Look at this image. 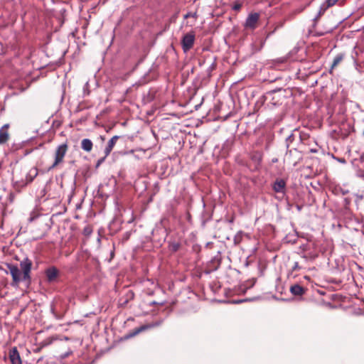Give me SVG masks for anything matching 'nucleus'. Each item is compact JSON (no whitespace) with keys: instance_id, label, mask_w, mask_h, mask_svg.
I'll list each match as a JSON object with an SVG mask.
<instances>
[{"instance_id":"1","label":"nucleus","mask_w":364,"mask_h":364,"mask_svg":"<svg viewBox=\"0 0 364 364\" xmlns=\"http://www.w3.org/2000/svg\"><path fill=\"white\" fill-rule=\"evenodd\" d=\"M32 262L26 258L20 262V268L16 265L8 264L7 268L12 277L11 286L18 287L21 282H25L27 285L31 284V272L32 268Z\"/></svg>"},{"instance_id":"2","label":"nucleus","mask_w":364,"mask_h":364,"mask_svg":"<svg viewBox=\"0 0 364 364\" xmlns=\"http://www.w3.org/2000/svg\"><path fill=\"white\" fill-rule=\"evenodd\" d=\"M67 151L68 145L66 144H63L58 146L55 153V161L49 169L54 168L59 164L63 162Z\"/></svg>"},{"instance_id":"3","label":"nucleus","mask_w":364,"mask_h":364,"mask_svg":"<svg viewBox=\"0 0 364 364\" xmlns=\"http://www.w3.org/2000/svg\"><path fill=\"white\" fill-rule=\"evenodd\" d=\"M195 41V35L193 33L185 34L182 38L181 45L184 52L188 51L193 46Z\"/></svg>"},{"instance_id":"4","label":"nucleus","mask_w":364,"mask_h":364,"mask_svg":"<svg viewBox=\"0 0 364 364\" xmlns=\"http://www.w3.org/2000/svg\"><path fill=\"white\" fill-rule=\"evenodd\" d=\"M259 20V14L258 13H251L245 21V27L247 29L254 30L257 27Z\"/></svg>"},{"instance_id":"5","label":"nucleus","mask_w":364,"mask_h":364,"mask_svg":"<svg viewBox=\"0 0 364 364\" xmlns=\"http://www.w3.org/2000/svg\"><path fill=\"white\" fill-rule=\"evenodd\" d=\"M345 3V0H326V1L321 5L319 13L323 14L325 11L338 4L339 5H343Z\"/></svg>"},{"instance_id":"6","label":"nucleus","mask_w":364,"mask_h":364,"mask_svg":"<svg viewBox=\"0 0 364 364\" xmlns=\"http://www.w3.org/2000/svg\"><path fill=\"white\" fill-rule=\"evenodd\" d=\"M9 359L11 364H21V357L16 348H13L10 350Z\"/></svg>"},{"instance_id":"7","label":"nucleus","mask_w":364,"mask_h":364,"mask_svg":"<svg viewBox=\"0 0 364 364\" xmlns=\"http://www.w3.org/2000/svg\"><path fill=\"white\" fill-rule=\"evenodd\" d=\"M8 127L9 125L5 124L0 129V144L6 143L9 139V134L7 131Z\"/></svg>"},{"instance_id":"8","label":"nucleus","mask_w":364,"mask_h":364,"mask_svg":"<svg viewBox=\"0 0 364 364\" xmlns=\"http://www.w3.org/2000/svg\"><path fill=\"white\" fill-rule=\"evenodd\" d=\"M119 139L118 136H114L107 143V145L105 149V157H107L110 152L112 151L113 147L115 146L117 139Z\"/></svg>"},{"instance_id":"9","label":"nucleus","mask_w":364,"mask_h":364,"mask_svg":"<svg viewBox=\"0 0 364 364\" xmlns=\"http://www.w3.org/2000/svg\"><path fill=\"white\" fill-rule=\"evenodd\" d=\"M159 324H160V323L156 322V323H152L150 324L141 326L139 328L135 329L134 331L131 334V336H136L138 333H139L145 330L158 326H159Z\"/></svg>"},{"instance_id":"10","label":"nucleus","mask_w":364,"mask_h":364,"mask_svg":"<svg viewBox=\"0 0 364 364\" xmlns=\"http://www.w3.org/2000/svg\"><path fill=\"white\" fill-rule=\"evenodd\" d=\"M58 270L55 267L49 268L46 270V274L49 282H53L58 276Z\"/></svg>"},{"instance_id":"11","label":"nucleus","mask_w":364,"mask_h":364,"mask_svg":"<svg viewBox=\"0 0 364 364\" xmlns=\"http://www.w3.org/2000/svg\"><path fill=\"white\" fill-rule=\"evenodd\" d=\"M93 144L92 141L89 139H84L81 141V148L87 151L90 152L92 149Z\"/></svg>"},{"instance_id":"12","label":"nucleus","mask_w":364,"mask_h":364,"mask_svg":"<svg viewBox=\"0 0 364 364\" xmlns=\"http://www.w3.org/2000/svg\"><path fill=\"white\" fill-rule=\"evenodd\" d=\"M285 182L282 179L277 180L274 184V190L276 192H282L285 187Z\"/></svg>"},{"instance_id":"13","label":"nucleus","mask_w":364,"mask_h":364,"mask_svg":"<svg viewBox=\"0 0 364 364\" xmlns=\"http://www.w3.org/2000/svg\"><path fill=\"white\" fill-rule=\"evenodd\" d=\"M290 291L294 295L297 296L303 294L304 291V288L298 284H295L291 287Z\"/></svg>"},{"instance_id":"14","label":"nucleus","mask_w":364,"mask_h":364,"mask_svg":"<svg viewBox=\"0 0 364 364\" xmlns=\"http://www.w3.org/2000/svg\"><path fill=\"white\" fill-rule=\"evenodd\" d=\"M343 55L338 54L337 55L333 61V63L331 65V69H330V73H332L333 70L338 66V65L343 60Z\"/></svg>"},{"instance_id":"15","label":"nucleus","mask_w":364,"mask_h":364,"mask_svg":"<svg viewBox=\"0 0 364 364\" xmlns=\"http://www.w3.org/2000/svg\"><path fill=\"white\" fill-rule=\"evenodd\" d=\"M242 6V2L236 1L233 3L232 9L235 11H239Z\"/></svg>"},{"instance_id":"16","label":"nucleus","mask_w":364,"mask_h":364,"mask_svg":"<svg viewBox=\"0 0 364 364\" xmlns=\"http://www.w3.org/2000/svg\"><path fill=\"white\" fill-rule=\"evenodd\" d=\"M185 19L188 18H193L195 21L198 18V11H196L194 12H188L186 14L183 16Z\"/></svg>"},{"instance_id":"17","label":"nucleus","mask_w":364,"mask_h":364,"mask_svg":"<svg viewBox=\"0 0 364 364\" xmlns=\"http://www.w3.org/2000/svg\"><path fill=\"white\" fill-rule=\"evenodd\" d=\"M299 269H300V267H299L298 262H294V266L292 267V270L293 271H296V270H298Z\"/></svg>"},{"instance_id":"18","label":"nucleus","mask_w":364,"mask_h":364,"mask_svg":"<svg viewBox=\"0 0 364 364\" xmlns=\"http://www.w3.org/2000/svg\"><path fill=\"white\" fill-rule=\"evenodd\" d=\"M91 232H92V231H91V229H90V228H88V227H87V228H85L84 229V233H85V235H90V234L91 233Z\"/></svg>"},{"instance_id":"19","label":"nucleus","mask_w":364,"mask_h":364,"mask_svg":"<svg viewBox=\"0 0 364 364\" xmlns=\"http://www.w3.org/2000/svg\"><path fill=\"white\" fill-rule=\"evenodd\" d=\"M105 158H106V157H105V156L102 159H100V160L97 161V166H100V164H102V163L104 161V160H105Z\"/></svg>"},{"instance_id":"20","label":"nucleus","mask_w":364,"mask_h":364,"mask_svg":"<svg viewBox=\"0 0 364 364\" xmlns=\"http://www.w3.org/2000/svg\"><path fill=\"white\" fill-rule=\"evenodd\" d=\"M8 88L9 89H17V87H15L14 85H9V86H8Z\"/></svg>"},{"instance_id":"21","label":"nucleus","mask_w":364,"mask_h":364,"mask_svg":"<svg viewBox=\"0 0 364 364\" xmlns=\"http://www.w3.org/2000/svg\"><path fill=\"white\" fill-rule=\"evenodd\" d=\"M274 91L280 92V91H281V89L275 90Z\"/></svg>"}]
</instances>
